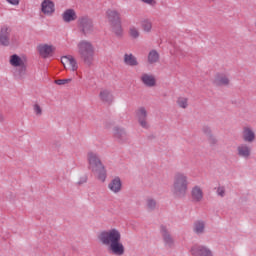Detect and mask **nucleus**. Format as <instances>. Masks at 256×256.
Returning <instances> with one entry per match:
<instances>
[{"label": "nucleus", "mask_w": 256, "mask_h": 256, "mask_svg": "<svg viewBox=\"0 0 256 256\" xmlns=\"http://www.w3.org/2000/svg\"><path fill=\"white\" fill-rule=\"evenodd\" d=\"M77 47L81 61H83L87 67H91L93 61H95V47H93V44L87 40H81Z\"/></svg>", "instance_id": "7ed1b4c3"}, {"label": "nucleus", "mask_w": 256, "mask_h": 256, "mask_svg": "<svg viewBox=\"0 0 256 256\" xmlns=\"http://www.w3.org/2000/svg\"><path fill=\"white\" fill-rule=\"evenodd\" d=\"M136 115L138 117V123L142 127V129H149V123L147 122V110L145 107H140Z\"/></svg>", "instance_id": "9b49d317"}, {"label": "nucleus", "mask_w": 256, "mask_h": 256, "mask_svg": "<svg viewBox=\"0 0 256 256\" xmlns=\"http://www.w3.org/2000/svg\"><path fill=\"white\" fill-rule=\"evenodd\" d=\"M159 61V52L157 50H151L148 54V63L153 65V63H157Z\"/></svg>", "instance_id": "bb28decb"}, {"label": "nucleus", "mask_w": 256, "mask_h": 256, "mask_svg": "<svg viewBox=\"0 0 256 256\" xmlns=\"http://www.w3.org/2000/svg\"><path fill=\"white\" fill-rule=\"evenodd\" d=\"M141 27L143 31H145L146 33H150L151 29H153V24L151 23V20L144 19L141 21Z\"/></svg>", "instance_id": "cd10ccee"}, {"label": "nucleus", "mask_w": 256, "mask_h": 256, "mask_svg": "<svg viewBox=\"0 0 256 256\" xmlns=\"http://www.w3.org/2000/svg\"><path fill=\"white\" fill-rule=\"evenodd\" d=\"M106 15L112 27L113 33H115L116 37H121V35H123V27L121 26V14H119L116 10H107Z\"/></svg>", "instance_id": "39448f33"}, {"label": "nucleus", "mask_w": 256, "mask_h": 256, "mask_svg": "<svg viewBox=\"0 0 256 256\" xmlns=\"http://www.w3.org/2000/svg\"><path fill=\"white\" fill-rule=\"evenodd\" d=\"M33 109L35 115H37L38 117H41V115H43V109L41 108V106H39V104H34Z\"/></svg>", "instance_id": "7c9ffc66"}, {"label": "nucleus", "mask_w": 256, "mask_h": 256, "mask_svg": "<svg viewBox=\"0 0 256 256\" xmlns=\"http://www.w3.org/2000/svg\"><path fill=\"white\" fill-rule=\"evenodd\" d=\"M100 99L103 103H108L111 105L113 103V94L109 90H102L100 92Z\"/></svg>", "instance_id": "b1692460"}, {"label": "nucleus", "mask_w": 256, "mask_h": 256, "mask_svg": "<svg viewBox=\"0 0 256 256\" xmlns=\"http://www.w3.org/2000/svg\"><path fill=\"white\" fill-rule=\"evenodd\" d=\"M147 207H148V209H150V211H153L155 209V207H157V202L154 199H148Z\"/></svg>", "instance_id": "c756f323"}, {"label": "nucleus", "mask_w": 256, "mask_h": 256, "mask_svg": "<svg viewBox=\"0 0 256 256\" xmlns=\"http://www.w3.org/2000/svg\"><path fill=\"white\" fill-rule=\"evenodd\" d=\"M148 139H155V135L148 136Z\"/></svg>", "instance_id": "a19ab883"}, {"label": "nucleus", "mask_w": 256, "mask_h": 256, "mask_svg": "<svg viewBox=\"0 0 256 256\" xmlns=\"http://www.w3.org/2000/svg\"><path fill=\"white\" fill-rule=\"evenodd\" d=\"M193 231L196 235H203L205 233V222L202 220L194 222Z\"/></svg>", "instance_id": "a878e982"}, {"label": "nucleus", "mask_w": 256, "mask_h": 256, "mask_svg": "<svg viewBox=\"0 0 256 256\" xmlns=\"http://www.w3.org/2000/svg\"><path fill=\"white\" fill-rule=\"evenodd\" d=\"M87 159L89 163L88 169L97 175L99 181L105 182L107 179V170L103 162H101L99 155L95 152H88Z\"/></svg>", "instance_id": "f03ea898"}, {"label": "nucleus", "mask_w": 256, "mask_h": 256, "mask_svg": "<svg viewBox=\"0 0 256 256\" xmlns=\"http://www.w3.org/2000/svg\"><path fill=\"white\" fill-rule=\"evenodd\" d=\"M124 63L129 67H137V65H139V62L137 61V57H135L133 54H125Z\"/></svg>", "instance_id": "393cba45"}, {"label": "nucleus", "mask_w": 256, "mask_h": 256, "mask_svg": "<svg viewBox=\"0 0 256 256\" xmlns=\"http://www.w3.org/2000/svg\"><path fill=\"white\" fill-rule=\"evenodd\" d=\"M64 23H71V21H77V12L73 9H67L62 14Z\"/></svg>", "instance_id": "6ab92c4d"}, {"label": "nucleus", "mask_w": 256, "mask_h": 256, "mask_svg": "<svg viewBox=\"0 0 256 256\" xmlns=\"http://www.w3.org/2000/svg\"><path fill=\"white\" fill-rule=\"evenodd\" d=\"M255 138V131L251 127H244L242 129V139L245 143H253Z\"/></svg>", "instance_id": "dca6fc26"}, {"label": "nucleus", "mask_w": 256, "mask_h": 256, "mask_svg": "<svg viewBox=\"0 0 256 256\" xmlns=\"http://www.w3.org/2000/svg\"><path fill=\"white\" fill-rule=\"evenodd\" d=\"M143 3H146L147 5H153V1L155 0H141Z\"/></svg>", "instance_id": "4c0bfd02"}, {"label": "nucleus", "mask_w": 256, "mask_h": 256, "mask_svg": "<svg viewBox=\"0 0 256 256\" xmlns=\"http://www.w3.org/2000/svg\"><path fill=\"white\" fill-rule=\"evenodd\" d=\"M237 155L243 159H249L251 157V148L246 144H242L237 147Z\"/></svg>", "instance_id": "aec40b11"}, {"label": "nucleus", "mask_w": 256, "mask_h": 256, "mask_svg": "<svg viewBox=\"0 0 256 256\" xmlns=\"http://www.w3.org/2000/svg\"><path fill=\"white\" fill-rule=\"evenodd\" d=\"M213 83L216 87H223V85H229V78L225 74H217Z\"/></svg>", "instance_id": "412c9836"}, {"label": "nucleus", "mask_w": 256, "mask_h": 256, "mask_svg": "<svg viewBox=\"0 0 256 256\" xmlns=\"http://www.w3.org/2000/svg\"><path fill=\"white\" fill-rule=\"evenodd\" d=\"M11 41V27L4 25L0 29V45L9 47Z\"/></svg>", "instance_id": "6e6552de"}, {"label": "nucleus", "mask_w": 256, "mask_h": 256, "mask_svg": "<svg viewBox=\"0 0 256 256\" xmlns=\"http://www.w3.org/2000/svg\"><path fill=\"white\" fill-rule=\"evenodd\" d=\"M202 132L204 133V135H206V137H210L211 135H213V132L211 131V127L209 126H203Z\"/></svg>", "instance_id": "72a5a7b5"}, {"label": "nucleus", "mask_w": 256, "mask_h": 256, "mask_svg": "<svg viewBox=\"0 0 256 256\" xmlns=\"http://www.w3.org/2000/svg\"><path fill=\"white\" fill-rule=\"evenodd\" d=\"M208 141H209L210 145H217V138H215V136H213V134L208 136Z\"/></svg>", "instance_id": "c9c22d12"}, {"label": "nucleus", "mask_w": 256, "mask_h": 256, "mask_svg": "<svg viewBox=\"0 0 256 256\" xmlns=\"http://www.w3.org/2000/svg\"><path fill=\"white\" fill-rule=\"evenodd\" d=\"M108 251L111 255L122 256L125 255V246L121 243V239H118L108 246Z\"/></svg>", "instance_id": "1a4fd4ad"}, {"label": "nucleus", "mask_w": 256, "mask_h": 256, "mask_svg": "<svg viewBox=\"0 0 256 256\" xmlns=\"http://www.w3.org/2000/svg\"><path fill=\"white\" fill-rule=\"evenodd\" d=\"M113 137L118 140L119 143H125L127 141V131L125 128L115 126L113 128Z\"/></svg>", "instance_id": "4468645a"}, {"label": "nucleus", "mask_w": 256, "mask_h": 256, "mask_svg": "<svg viewBox=\"0 0 256 256\" xmlns=\"http://www.w3.org/2000/svg\"><path fill=\"white\" fill-rule=\"evenodd\" d=\"M62 63L63 65H65V63H69L72 71H77V69H79V65H77V60H75V58H73V56L71 55L63 56Z\"/></svg>", "instance_id": "5701e85b"}, {"label": "nucleus", "mask_w": 256, "mask_h": 256, "mask_svg": "<svg viewBox=\"0 0 256 256\" xmlns=\"http://www.w3.org/2000/svg\"><path fill=\"white\" fill-rule=\"evenodd\" d=\"M6 1L10 5H19V3H21V0H6Z\"/></svg>", "instance_id": "e433bc0d"}, {"label": "nucleus", "mask_w": 256, "mask_h": 256, "mask_svg": "<svg viewBox=\"0 0 256 256\" xmlns=\"http://www.w3.org/2000/svg\"><path fill=\"white\" fill-rule=\"evenodd\" d=\"M83 183H87V177H85L83 181H79L78 185H83Z\"/></svg>", "instance_id": "58836bf2"}, {"label": "nucleus", "mask_w": 256, "mask_h": 256, "mask_svg": "<svg viewBox=\"0 0 256 256\" xmlns=\"http://www.w3.org/2000/svg\"><path fill=\"white\" fill-rule=\"evenodd\" d=\"M9 63L10 65H12V67H15L14 69L15 79H18V80L25 79V76L27 75V64H25V61L22 60L19 55L13 54L10 56Z\"/></svg>", "instance_id": "20e7f679"}, {"label": "nucleus", "mask_w": 256, "mask_h": 256, "mask_svg": "<svg viewBox=\"0 0 256 256\" xmlns=\"http://www.w3.org/2000/svg\"><path fill=\"white\" fill-rule=\"evenodd\" d=\"M122 183H121V178L115 177L109 184L108 188L110 191L113 193H119L121 191Z\"/></svg>", "instance_id": "4be33fe9"}, {"label": "nucleus", "mask_w": 256, "mask_h": 256, "mask_svg": "<svg viewBox=\"0 0 256 256\" xmlns=\"http://www.w3.org/2000/svg\"><path fill=\"white\" fill-rule=\"evenodd\" d=\"M140 81L146 87H155L157 85V80L155 79V76L147 73L142 74Z\"/></svg>", "instance_id": "f3484780"}, {"label": "nucleus", "mask_w": 256, "mask_h": 256, "mask_svg": "<svg viewBox=\"0 0 256 256\" xmlns=\"http://www.w3.org/2000/svg\"><path fill=\"white\" fill-rule=\"evenodd\" d=\"M176 103L181 109H187L189 107V99L185 97H179Z\"/></svg>", "instance_id": "c85d7f7f"}, {"label": "nucleus", "mask_w": 256, "mask_h": 256, "mask_svg": "<svg viewBox=\"0 0 256 256\" xmlns=\"http://www.w3.org/2000/svg\"><path fill=\"white\" fill-rule=\"evenodd\" d=\"M130 36L133 39H137L139 37V30H137L135 27L130 28Z\"/></svg>", "instance_id": "2f4dec72"}, {"label": "nucleus", "mask_w": 256, "mask_h": 256, "mask_svg": "<svg viewBox=\"0 0 256 256\" xmlns=\"http://www.w3.org/2000/svg\"><path fill=\"white\" fill-rule=\"evenodd\" d=\"M78 29H80V32L84 37H87V35H91V33L95 31L93 19H91L89 16L80 17L78 19Z\"/></svg>", "instance_id": "0eeeda50"}, {"label": "nucleus", "mask_w": 256, "mask_h": 256, "mask_svg": "<svg viewBox=\"0 0 256 256\" xmlns=\"http://www.w3.org/2000/svg\"><path fill=\"white\" fill-rule=\"evenodd\" d=\"M191 197L194 203L203 201V190L199 186H194L191 190Z\"/></svg>", "instance_id": "a211bd4d"}, {"label": "nucleus", "mask_w": 256, "mask_h": 256, "mask_svg": "<svg viewBox=\"0 0 256 256\" xmlns=\"http://www.w3.org/2000/svg\"><path fill=\"white\" fill-rule=\"evenodd\" d=\"M38 52L41 57L44 59H47V57H51L53 53H55V47L53 45H48V44H40L38 46Z\"/></svg>", "instance_id": "ddd939ff"}, {"label": "nucleus", "mask_w": 256, "mask_h": 256, "mask_svg": "<svg viewBox=\"0 0 256 256\" xmlns=\"http://www.w3.org/2000/svg\"><path fill=\"white\" fill-rule=\"evenodd\" d=\"M41 11L44 15H52L55 13V3L51 0H43L41 3Z\"/></svg>", "instance_id": "2eb2a0df"}, {"label": "nucleus", "mask_w": 256, "mask_h": 256, "mask_svg": "<svg viewBox=\"0 0 256 256\" xmlns=\"http://www.w3.org/2000/svg\"><path fill=\"white\" fill-rule=\"evenodd\" d=\"M5 121V118H3V114H0V123H3Z\"/></svg>", "instance_id": "ea45409f"}, {"label": "nucleus", "mask_w": 256, "mask_h": 256, "mask_svg": "<svg viewBox=\"0 0 256 256\" xmlns=\"http://www.w3.org/2000/svg\"><path fill=\"white\" fill-rule=\"evenodd\" d=\"M191 255H193V256H213V252L207 246L194 245L191 248Z\"/></svg>", "instance_id": "9d476101"}, {"label": "nucleus", "mask_w": 256, "mask_h": 256, "mask_svg": "<svg viewBox=\"0 0 256 256\" xmlns=\"http://www.w3.org/2000/svg\"><path fill=\"white\" fill-rule=\"evenodd\" d=\"M121 239V232L119 230L113 228L110 230H104L99 233L98 240L102 245H106V247H109L111 244L115 243Z\"/></svg>", "instance_id": "423d86ee"}, {"label": "nucleus", "mask_w": 256, "mask_h": 256, "mask_svg": "<svg viewBox=\"0 0 256 256\" xmlns=\"http://www.w3.org/2000/svg\"><path fill=\"white\" fill-rule=\"evenodd\" d=\"M72 79L68 78V79H58L55 80V84L56 85H67V83H71Z\"/></svg>", "instance_id": "473e14b6"}, {"label": "nucleus", "mask_w": 256, "mask_h": 256, "mask_svg": "<svg viewBox=\"0 0 256 256\" xmlns=\"http://www.w3.org/2000/svg\"><path fill=\"white\" fill-rule=\"evenodd\" d=\"M217 195H219V197H225V187L224 186H219L217 188Z\"/></svg>", "instance_id": "f704fd0d"}, {"label": "nucleus", "mask_w": 256, "mask_h": 256, "mask_svg": "<svg viewBox=\"0 0 256 256\" xmlns=\"http://www.w3.org/2000/svg\"><path fill=\"white\" fill-rule=\"evenodd\" d=\"M189 191V177L185 173L177 172L174 175L172 194L174 199H185Z\"/></svg>", "instance_id": "f257e3e1"}, {"label": "nucleus", "mask_w": 256, "mask_h": 256, "mask_svg": "<svg viewBox=\"0 0 256 256\" xmlns=\"http://www.w3.org/2000/svg\"><path fill=\"white\" fill-rule=\"evenodd\" d=\"M160 233L165 245H167L170 248L173 247V244L175 243V241L173 240V236H171V232H169V229H167V226L161 225Z\"/></svg>", "instance_id": "f8f14e48"}]
</instances>
